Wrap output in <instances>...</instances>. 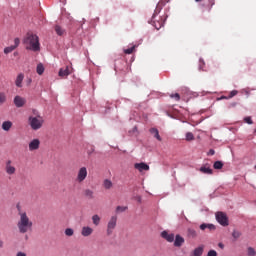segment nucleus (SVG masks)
I'll return each instance as SVG.
<instances>
[{
    "label": "nucleus",
    "mask_w": 256,
    "mask_h": 256,
    "mask_svg": "<svg viewBox=\"0 0 256 256\" xmlns=\"http://www.w3.org/2000/svg\"><path fill=\"white\" fill-rule=\"evenodd\" d=\"M18 209V215H19V220L17 222V227L19 230V233L25 234L28 233V231H31L33 229V221L27 216V212H22L21 207L17 205Z\"/></svg>",
    "instance_id": "1"
},
{
    "label": "nucleus",
    "mask_w": 256,
    "mask_h": 256,
    "mask_svg": "<svg viewBox=\"0 0 256 256\" xmlns=\"http://www.w3.org/2000/svg\"><path fill=\"white\" fill-rule=\"evenodd\" d=\"M26 49L30 51H39L41 49L39 44V36L35 34L28 33L23 40Z\"/></svg>",
    "instance_id": "2"
},
{
    "label": "nucleus",
    "mask_w": 256,
    "mask_h": 256,
    "mask_svg": "<svg viewBox=\"0 0 256 256\" xmlns=\"http://www.w3.org/2000/svg\"><path fill=\"white\" fill-rule=\"evenodd\" d=\"M28 123L33 131H39V129L43 127V123H45V120H43V117H41V115L29 116Z\"/></svg>",
    "instance_id": "3"
},
{
    "label": "nucleus",
    "mask_w": 256,
    "mask_h": 256,
    "mask_svg": "<svg viewBox=\"0 0 256 256\" xmlns=\"http://www.w3.org/2000/svg\"><path fill=\"white\" fill-rule=\"evenodd\" d=\"M216 221H218L219 224L222 225V227L229 226V218L227 217V214H225V212H217Z\"/></svg>",
    "instance_id": "4"
},
{
    "label": "nucleus",
    "mask_w": 256,
    "mask_h": 256,
    "mask_svg": "<svg viewBox=\"0 0 256 256\" xmlns=\"http://www.w3.org/2000/svg\"><path fill=\"white\" fill-rule=\"evenodd\" d=\"M87 175H88L87 167H81L77 172L76 182L83 183V181L87 179Z\"/></svg>",
    "instance_id": "5"
},
{
    "label": "nucleus",
    "mask_w": 256,
    "mask_h": 256,
    "mask_svg": "<svg viewBox=\"0 0 256 256\" xmlns=\"http://www.w3.org/2000/svg\"><path fill=\"white\" fill-rule=\"evenodd\" d=\"M115 227H117V216H112L107 224V235H112Z\"/></svg>",
    "instance_id": "6"
},
{
    "label": "nucleus",
    "mask_w": 256,
    "mask_h": 256,
    "mask_svg": "<svg viewBox=\"0 0 256 256\" xmlns=\"http://www.w3.org/2000/svg\"><path fill=\"white\" fill-rule=\"evenodd\" d=\"M20 43H21V40L19 38H15L14 45L4 48L5 55H9V53H13V51H15L17 47H19Z\"/></svg>",
    "instance_id": "7"
},
{
    "label": "nucleus",
    "mask_w": 256,
    "mask_h": 256,
    "mask_svg": "<svg viewBox=\"0 0 256 256\" xmlns=\"http://www.w3.org/2000/svg\"><path fill=\"white\" fill-rule=\"evenodd\" d=\"M5 171L7 175H15V173H17V168L13 166V162L11 160L6 161Z\"/></svg>",
    "instance_id": "8"
},
{
    "label": "nucleus",
    "mask_w": 256,
    "mask_h": 256,
    "mask_svg": "<svg viewBox=\"0 0 256 256\" xmlns=\"http://www.w3.org/2000/svg\"><path fill=\"white\" fill-rule=\"evenodd\" d=\"M201 7H205L208 9V11H211L213 9V6L215 5V0H195L196 3H201Z\"/></svg>",
    "instance_id": "9"
},
{
    "label": "nucleus",
    "mask_w": 256,
    "mask_h": 256,
    "mask_svg": "<svg viewBox=\"0 0 256 256\" xmlns=\"http://www.w3.org/2000/svg\"><path fill=\"white\" fill-rule=\"evenodd\" d=\"M151 23H152L153 27H155V29H157V31H159V29H161V27H163V25H165V20L163 18H159V20L156 21L155 14H153Z\"/></svg>",
    "instance_id": "10"
},
{
    "label": "nucleus",
    "mask_w": 256,
    "mask_h": 256,
    "mask_svg": "<svg viewBox=\"0 0 256 256\" xmlns=\"http://www.w3.org/2000/svg\"><path fill=\"white\" fill-rule=\"evenodd\" d=\"M134 169H137L139 173H143V171H149L150 167H149V164L145 162H141V163H135Z\"/></svg>",
    "instance_id": "11"
},
{
    "label": "nucleus",
    "mask_w": 256,
    "mask_h": 256,
    "mask_svg": "<svg viewBox=\"0 0 256 256\" xmlns=\"http://www.w3.org/2000/svg\"><path fill=\"white\" fill-rule=\"evenodd\" d=\"M28 147L29 151H37V149L41 147V141H39V139H33L32 141H30Z\"/></svg>",
    "instance_id": "12"
},
{
    "label": "nucleus",
    "mask_w": 256,
    "mask_h": 256,
    "mask_svg": "<svg viewBox=\"0 0 256 256\" xmlns=\"http://www.w3.org/2000/svg\"><path fill=\"white\" fill-rule=\"evenodd\" d=\"M73 71V68L66 66L65 68H60L58 75L59 77H68V75H71Z\"/></svg>",
    "instance_id": "13"
},
{
    "label": "nucleus",
    "mask_w": 256,
    "mask_h": 256,
    "mask_svg": "<svg viewBox=\"0 0 256 256\" xmlns=\"http://www.w3.org/2000/svg\"><path fill=\"white\" fill-rule=\"evenodd\" d=\"M27 103V100L21 96H15L14 98V105L18 108L23 107Z\"/></svg>",
    "instance_id": "14"
},
{
    "label": "nucleus",
    "mask_w": 256,
    "mask_h": 256,
    "mask_svg": "<svg viewBox=\"0 0 256 256\" xmlns=\"http://www.w3.org/2000/svg\"><path fill=\"white\" fill-rule=\"evenodd\" d=\"M25 79V74L23 73H19L15 79V85L16 87H18L19 89H21V87H23V80Z\"/></svg>",
    "instance_id": "15"
},
{
    "label": "nucleus",
    "mask_w": 256,
    "mask_h": 256,
    "mask_svg": "<svg viewBox=\"0 0 256 256\" xmlns=\"http://www.w3.org/2000/svg\"><path fill=\"white\" fill-rule=\"evenodd\" d=\"M161 237L163 239H166V241H168V243H173L175 241V234H168L167 231H163L161 233Z\"/></svg>",
    "instance_id": "16"
},
{
    "label": "nucleus",
    "mask_w": 256,
    "mask_h": 256,
    "mask_svg": "<svg viewBox=\"0 0 256 256\" xmlns=\"http://www.w3.org/2000/svg\"><path fill=\"white\" fill-rule=\"evenodd\" d=\"M206 229H208V231L211 233L212 231H215L217 227L214 224H207V223H203L200 225L201 231H205Z\"/></svg>",
    "instance_id": "17"
},
{
    "label": "nucleus",
    "mask_w": 256,
    "mask_h": 256,
    "mask_svg": "<svg viewBox=\"0 0 256 256\" xmlns=\"http://www.w3.org/2000/svg\"><path fill=\"white\" fill-rule=\"evenodd\" d=\"M81 235L83 237H89L90 235H93V228L89 226H84L81 231Z\"/></svg>",
    "instance_id": "18"
},
{
    "label": "nucleus",
    "mask_w": 256,
    "mask_h": 256,
    "mask_svg": "<svg viewBox=\"0 0 256 256\" xmlns=\"http://www.w3.org/2000/svg\"><path fill=\"white\" fill-rule=\"evenodd\" d=\"M185 243V238H183L181 235H176L174 240V247H181Z\"/></svg>",
    "instance_id": "19"
},
{
    "label": "nucleus",
    "mask_w": 256,
    "mask_h": 256,
    "mask_svg": "<svg viewBox=\"0 0 256 256\" xmlns=\"http://www.w3.org/2000/svg\"><path fill=\"white\" fill-rule=\"evenodd\" d=\"M200 172L204 173V175H213V169L207 166V164L200 168Z\"/></svg>",
    "instance_id": "20"
},
{
    "label": "nucleus",
    "mask_w": 256,
    "mask_h": 256,
    "mask_svg": "<svg viewBox=\"0 0 256 256\" xmlns=\"http://www.w3.org/2000/svg\"><path fill=\"white\" fill-rule=\"evenodd\" d=\"M11 127H13V122L11 121H4L2 123V129L3 131H10L11 130Z\"/></svg>",
    "instance_id": "21"
},
{
    "label": "nucleus",
    "mask_w": 256,
    "mask_h": 256,
    "mask_svg": "<svg viewBox=\"0 0 256 256\" xmlns=\"http://www.w3.org/2000/svg\"><path fill=\"white\" fill-rule=\"evenodd\" d=\"M150 133L154 135L155 139H157L158 141H162L161 135H159V130L157 128H151Z\"/></svg>",
    "instance_id": "22"
},
{
    "label": "nucleus",
    "mask_w": 256,
    "mask_h": 256,
    "mask_svg": "<svg viewBox=\"0 0 256 256\" xmlns=\"http://www.w3.org/2000/svg\"><path fill=\"white\" fill-rule=\"evenodd\" d=\"M103 187H104V189H112L113 188V182L109 179H105L103 181Z\"/></svg>",
    "instance_id": "23"
},
{
    "label": "nucleus",
    "mask_w": 256,
    "mask_h": 256,
    "mask_svg": "<svg viewBox=\"0 0 256 256\" xmlns=\"http://www.w3.org/2000/svg\"><path fill=\"white\" fill-rule=\"evenodd\" d=\"M84 195H85V197H87L88 199H95L94 192H93V190H91V189H86V190L84 191Z\"/></svg>",
    "instance_id": "24"
},
{
    "label": "nucleus",
    "mask_w": 256,
    "mask_h": 256,
    "mask_svg": "<svg viewBox=\"0 0 256 256\" xmlns=\"http://www.w3.org/2000/svg\"><path fill=\"white\" fill-rule=\"evenodd\" d=\"M92 222H93V225L98 227V225L101 223V217H99V215H97V214L93 215Z\"/></svg>",
    "instance_id": "25"
},
{
    "label": "nucleus",
    "mask_w": 256,
    "mask_h": 256,
    "mask_svg": "<svg viewBox=\"0 0 256 256\" xmlns=\"http://www.w3.org/2000/svg\"><path fill=\"white\" fill-rule=\"evenodd\" d=\"M36 73L38 75H42L43 73H45V66H43V64L39 63L36 67Z\"/></svg>",
    "instance_id": "26"
},
{
    "label": "nucleus",
    "mask_w": 256,
    "mask_h": 256,
    "mask_svg": "<svg viewBox=\"0 0 256 256\" xmlns=\"http://www.w3.org/2000/svg\"><path fill=\"white\" fill-rule=\"evenodd\" d=\"M193 255L194 256L203 255V246H199V247L195 248L194 251H193Z\"/></svg>",
    "instance_id": "27"
},
{
    "label": "nucleus",
    "mask_w": 256,
    "mask_h": 256,
    "mask_svg": "<svg viewBox=\"0 0 256 256\" xmlns=\"http://www.w3.org/2000/svg\"><path fill=\"white\" fill-rule=\"evenodd\" d=\"M188 237L195 239L197 237V231L195 229H188Z\"/></svg>",
    "instance_id": "28"
},
{
    "label": "nucleus",
    "mask_w": 256,
    "mask_h": 256,
    "mask_svg": "<svg viewBox=\"0 0 256 256\" xmlns=\"http://www.w3.org/2000/svg\"><path fill=\"white\" fill-rule=\"evenodd\" d=\"M75 235V231L72 228H67L65 230V236L66 237H73Z\"/></svg>",
    "instance_id": "29"
},
{
    "label": "nucleus",
    "mask_w": 256,
    "mask_h": 256,
    "mask_svg": "<svg viewBox=\"0 0 256 256\" xmlns=\"http://www.w3.org/2000/svg\"><path fill=\"white\" fill-rule=\"evenodd\" d=\"M7 101V95H5V92H0V105H3Z\"/></svg>",
    "instance_id": "30"
},
{
    "label": "nucleus",
    "mask_w": 256,
    "mask_h": 256,
    "mask_svg": "<svg viewBox=\"0 0 256 256\" xmlns=\"http://www.w3.org/2000/svg\"><path fill=\"white\" fill-rule=\"evenodd\" d=\"M213 168L214 169H223V162H221V161L214 162Z\"/></svg>",
    "instance_id": "31"
},
{
    "label": "nucleus",
    "mask_w": 256,
    "mask_h": 256,
    "mask_svg": "<svg viewBox=\"0 0 256 256\" xmlns=\"http://www.w3.org/2000/svg\"><path fill=\"white\" fill-rule=\"evenodd\" d=\"M135 47H137V46H132V47H130V48H127V49H125L124 50V53L126 54V55H131L132 53H133V51H135Z\"/></svg>",
    "instance_id": "32"
},
{
    "label": "nucleus",
    "mask_w": 256,
    "mask_h": 256,
    "mask_svg": "<svg viewBox=\"0 0 256 256\" xmlns=\"http://www.w3.org/2000/svg\"><path fill=\"white\" fill-rule=\"evenodd\" d=\"M195 139V136L191 132L186 133V141H193Z\"/></svg>",
    "instance_id": "33"
},
{
    "label": "nucleus",
    "mask_w": 256,
    "mask_h": 256,
    "mask_svg": "<svg viewBox=\"0 0 256 256\" xmlns=\"http://www.w3.org/2000/svg\"><path fill=\"white\" fill-rule=\"evenodd\" d=\"M127 209V206H117L116 207V213H124V211Z\"/></svg>",
    "instance_id": "34"
},
{
    "label": "nucleus",
    "mask_w": 256,
    "mask_h": 256,
    "mask_svg": "<svg viewBox=\"0 0 256 256\" xmlns=\"http://www.w3.org/2000/svg\"><path fill=\"white\" fill-rule=\"evenodd\" d=\"M170 97L171 99H175V101L181 100V96L179 95V93L171 94Z\"/></svg>",
    "instance_id": "35"
},
{
    "label": "nucleus",
    "mask_w": 256,
    "mask_h": 256,
    "mask_svg": "<svg viewBox=\"0 0 256 256\" xmlns=\"http://www.w3.org/2000/svg\"><path fill=\"white\" fill-rule=\"evenodd\" d=\"M232 237L234 239H239V237H241V232H239L237 230H234L233 233H232Z\"/></svg>",
    "instance_id": "36"
},
{
    "label": "nucleus",
    "mask_w": 256,
    "mask_h": 256,
    "mask_svg": "<svg viewBox=\"0 0 256 256\" xmlns=\"http://www.w3.org/2000/svg\"><path fill=\"white\" fill-rule=\"evenodd\" d=\"M55 31L57 33V35H63V28H61V26H56L55 27Z\"/></svg>",
    "instance_id": "37"
},
{
    "label": "nucleus",
    "mask_w": 256,
    "mask_h": 256,
    "mask_svg": "<svg viewBox=\"0 0 256 256\" xmlns=\"http://www.w3.org/2000/svg\"><path fill=\"white\" fill-rule=\"evenodd\" d=\"M255 255H256L255 249L252 247H249L248 248V256H255Z\"/></svg>",
    "instance_id": "38"
},
{
    "label": "nucleus",
    "mask_w": 256,
    "mask_h": 256,
    "mask_svg": "<svg viewBox=\"0 0 256 256\" xmlns=\"http://www.w3.org/2000/svg\"><path fill=\"white\" fill-rule=\"evenodd\" d=\"M244 121H245V123H248V125H253V120L251 119V117H245L244 118Z\"/></svg>",
    "instance_id": "39"
},
{
    "label": "nucleus",
    "mask_w": 256,
    "mask_h": 256,
    "mask_svg": "<svg viewBox=\"0 0 256 256\" xmlns=\"http://www.w3.org/2000/svg\"><path fill=\"white\" fill-rule=\"evenodd\" d=\"M207 256H217V251L215 250H210L207 254Z\"/></svg>",
    "instance_id": "40"
},
{
    "label": "nucleus",
    "mask_w": 256,
    "mask_h": 256,
    "mask_svg": "<svg viewBox=\"0 0 256 256\" xmlns=\"http://www.w3.org/2000/svg\"><path fill=\"white\" fill-rule=\"evenodd\" d=\"M237 95V90H233L230 92V97H235Z\"/></svg>",
    "instance_id": "41"
},
{
    "label": "nucleus",
    "mask_w": 256,
    "mask_h": 256,
    "mask_svg": "<svg viewBox=\"0 0 256 256\" xmlns=\"http://www.w3.org/2000/svg\"><path fill=\"white\" fill-rule=\"evenodd\" d=\"M31 83H33V80L31 78L27 79V86L29 87V85H31Z\"/></svg>",
    "instance_id": "42"
},
{
    "label": "nucleus",
    "mask_w": 256,
    "mask_h": 256,
    "mask_svg": "<svg viewBox=\"0 0 256 256\" xmlns=\"http://www.w3.org/2000/svg\"><path fill=\"white\" fill-rule=\"evenodd\" d=\"M208 155H215V150L210 149L209 152H208Z\"/></svg>",
    "instance_id": "43"
},
{
    "label": "nucleus",
    "mask_w": 256,
    "mask_h": 256,
    "mask_svg": "<svg viewBox=\"0 0 256 256\" xmlns=\"http://www.w3.org/2000/svg\"><path fill=\"white\" fill-rule=\"evenodd\" d=\"M201 65H205V61H203L202 59H200V69H202Z\"/></svg>",
    "instance_id": "44"
},
{
    "label": "nucleus",
    "mask_w": 256,
    "mask_h": 256,
    "mask_svg": "<svg viewBox=\"0 0 256 256\" xmlns=\"http://www.w3.org/2000/svg\"><path fill=\"white\" fill-rule=\"evenodd\" d=\"M137 201H138V203H141V196L137 197Z\"/></svg>",
    "instance_id": "45"
},
{
    "label": "nucleus",
    "mask_w": 256,
    "mask_h": 256,
    "mask_svg": "<svg viewBox=\"0 0 256 256\" xmlns=\"http://www.w3.org/2000/svg\"><path fill=\"white\" fill-rule=\"evenodd\" d=\"M218 247H220L221 249H223V247H224V246H223V243H219V244H218Z\"/></svg>",
    "instance_id": "46"
},
{
    "label": "nucleus",
    "mask_w": 256,
    "mask_h": 256,
    "mask_svg": "<svg viewBox=\"0 0 256 256\" xmlns=\"http://www.w3.org/2000/svg\"><path fill=\"white\" fill-rule=\"evenodd\" d=\"M159 5H161V2L158 4V6L156 7V9H159Z\"/></svg>",
    "instance_id": "47"
},
{
    "label": "nucleus",
    "mask_w": 256,
    "mask_h": 256,
    "mask_svg": "<svg viewBox=\"0 0 256 256\" xmlns=\"http://www.w3.org/2000/svg\"><path fill=\"white\" fill-rule=\"evenodd\" d=\"M14 55H18V53H17V52H15V53H14Z\"/></svg>",
    "instance_id": "48"
},
{
    "label": "nucleus",
    "mask_w": 256,
    "mask_h": 256,
    "mask_svg": "<svg viewBox=\"0 0 256 256\" xmlns=\"http://www.w3.org/2000/svg\"><path fill=\"white\" fill-rule=\"evenodd\" d=\"M254 133H256V129H255Z\"/></svg>",
    "instance_id": "49"
}]
</instances>
